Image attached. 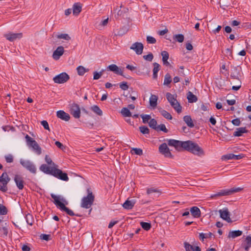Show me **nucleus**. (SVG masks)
<instances>
[{"mask_svg": "<svg viewBox=\"0 0 251 251\" xmlns=\"http://www.w3.org/2000/svg\"><path fill=\"white\" fill-rule=\"evenodd\" d=\"M161 55L162 56V61L163 64L166 66H169L170 65V63L168 61V59L169 56L168 52L165 50L161 52Z\"/></svg>", "mask_w": 251, "mask_h": 251, "instance_id": "26", "label": "nucleus"}, {"mask_svg": "<svg viewBox=\"0 0 251 251\" xmlns=\"http://www.w3.org/2000/svg\"><path fill=\"white\" fill-rule=\"evenodd\" d=\"M245 241L246 245L245 246V249L246 251H248L251 246V236H247L246 238Z\"/></svg>", "mask_w": 251, "mask_h": 251, "instance_id": "43", "label": "nucleus"}, {"mask_svg": "<svg viewBox=\"0 0 251 251\" xmlns=\"http://www.w3.org/2000/svg\"><path fill=\"white\" fill-rule=\"evenodd\" d=\"M147 41L149 44H155L156 40L154 37L148 36L147 37Z\"/></svg>", "mask_w": 251, "mask_h": 251, "instance_id": "53", "label": "nucleus"}, {"mask_svg": "<svg viewBox=\"0 0 251 251\" xmlns=\"http://www.w3.org/2000/svg\"><path fill=\"white\" fill-rule=\"evenodd\" d=\"M95 195L90 189H87V196L81 199L80 206L83 208L88 209L93 205Z\"/></svg>", "mask_w": 251, "mask_h": 251, "instance_id": "4", "label": "nucleus"}, {"mask_svg": "<svg viewBox=\"0 0 251 251\" xmlns=\"http://www.w3.org/2000/svg\"><path fill=\"white\" fill-rule=\"evenodd\" d=\"M166 98L174 109L178 113H180L181 112L182 107L176 99L175 98L174 96L171 93L168 92L166 94Z\"/></svg>", "mask_w": 251, "mask_h": 251, "instance_id": "6", "label": "nucleus"}, {"mask_svg": "<svg viewBox=\"0 0 251 251\" xmlns=\"http://www.w3.org/2000/svg\"><path fill=\"white\" fill-rule=\"evenodd\" d=\"M157 129L156 130V131H162L165 133H167L168 132V130L166 128L165 125L161 124L157 126Z\"/></svg>", "mask_w": 251, "mask_h": 251, "instance_id": "45", "label": "nucleus"}, {"mask_svg": "<svg viewBox=\"0 0 251 251\" xmlns=\"http://www.w3.org/2000/svg\"><path fill=\"white\" fill-rule=\"evenodd\" d=\"M25 218L27 224L32 226L34 221L32 216L30 214H27Z\"/></svg>", "mask_w": 251, "mask_h": 251, "instance_id": "41", "label": "nucleus"}, {"mask_svg": "<svg viewBox=\"0 0 251 251\" xmlns=\"http://www.w3.org/2000/svg\"><path fill=\"white\" fill-rule=\"evenodd\" d=\"M242 233V231L239 230L231 231L229 232L228 237L229 238H235L241 236Z\"/></svg>", "mask_w": 251, "mask_h": 251, "instance_id": "27", "label": "nucleus"}, {"mask_svg": "<svg viewBox=\"0 0 251 251\" xmlns=\"http://www.w3.org/2000/svg\"><path fill=\"white\" fill-rule=\"evenodd\" d=\"M159 152L167 157H172V154L166 143H163L159 147Z\"/></svg>", "mask_w": 251, "mask_h": 251, "instance_id": "12", "label": "nucleus"}, {"mask_svg": "<svg viewBox=\"0 0 251 251\" xmlns=\"http://www.w3.org/2000/svg\"><path fill=\"white\" fill-rule=\"evenodd\" d=\"M244 157V155L243 154H240L238 155H235L233 154V159L234 160H239L241 159Z\"/></svg>", "mask_w": 251, "mask_h": 251, "instance_id": "62", "label": "nucleus"}, {"mask_svg": "<svg viewBox=\"0 0 251 251\" xmlns=\"http://www.w3.org/2000/svg\"><path fill=\"white\" fill-rule=\"evenodd\" d=\"M20 164L25 169L28 170L30 172L33 174H35L36 172V168L34 164L28 160H25L21 159L20 161Z\"/></svg>", "mask_w": 251, "mask_h": 251, "instance_id": "7", "label": "nucleus"}, {"mask_svg": "<svg viewBox=\"0 0 251 251\" xmlns=\"http://www.w3.org/2000/svg\"><path fill=\"white\" fill-rule=\"evenodd\" d=\"M121 113L124 117H130L131 113L127 108L124 107L121 110Z\"/></svg>", "mask_w": 251, "mask_h": 251, "instance_id": "39", "label": "nucleus"}, {"mask_svg": "<svg viewBox=\"0 0 251 251\" xmlns=\"http://www.w3.org/2000/svg\"><path fill=\"white\" fill-rule=\"evenodd\" d=\"M173 39L179 43H182L184 41V37L181 34H176L174 35Z\"/></svg>", "mask_w": 251, "mask_h": 251, "instance_id": "35", "label": "nucleus"}, {"mask_svg": "<svg viewBox=\"0 0 251 251\" xmlns=\"http://www.w3.org/2000/svg\"><path fill=\"white\" fill-rule=\"evenodd\" d=\"M130 49L135 51L137 54L140 55L143 52L144 46L140 42H135L131 45Z\"/></svg>", "mask_w": 251, "mask_h": 251, "instance_id": "14", "label": "nucleus"}, {"mask_svg": "<svg viewBox=\"0 0 251 251\" xmlns=\"http://www.w3.org/2000/svg\"><path fill=\"white\" fill-rule=\"evenodd\" d=\"M135 201L134 200H129L128 199L123 204V206L125 209H131L134 204H135Z\"/></svg>", "mask_w": 251, "mask_h": 251, "instance_id": "23", "label": "nucleus"}, {"mask_svg": "<svg viewBox=\"0 0 251 251\" xmlns=\"http://www.w3.org/2000/svg\"><path fill=\"white\" fill-rule=\"evenodd\" d=\"M190 212L192 215L195 218H199L201 216V211L197 206H193L191 208Z\"/></svg>", "mask_w": 251, "mask_h": 251, "instance_id": "24", "label": "nucleus"}, {"mask_svg": "<svg viewBox=\"0 0 251 251\" xmlns=\"http://www.w3.org/2000/svg\"><path fill=\"white\" fill-rule=\"evenodd\" d=\"M107 70L114 72L116 74L124 76L123 71L120 69L116 65L111 64L107 67Z\"/></svg>", "mask_w": 251, "mask_h": 251, "instance_id": "16", "label": "nucleus"}, {"mask_svg": "<svg viewBox=\"0 0 251 251\" xmlns=\"http://www.w3.org/2000/svg\"><path fill=\"white\" fill-rule=\"evenodd\" d=\"M248 130L246 129V127H241L237 128L233 133V136L235 137L241 136L243 133H247Z\"/></svg>", "mask_w": 251, "mask_h": 251, "instance_id": "22", "label": "nucleus"}, {"mask_svg": "<svg viewBox=\"0 0 251 251\" xmlns=\"http://www.w3.org/2000/svg\"><path fill=\"white\" fill-rule=\"evenodd\" d=\"M240 68L234 67L232 68V72L230 74V77L233 79H239V76L240 75Z\"/></svg>", "mask_w": 251, "mask_h": 251, "instance_id": "20", "label": "nucleus"}, {"mask_svg": "<svg viewBox=\"0 0 251 251\" xmlns=\"http://www.w3.org/2000/svg\"><path fill=\"white\" fill-rule=\"evenodd\" d=\"M187 99L190 103L196 102L198 100L196 96L194 95L192 92H189L187 94Z\"/></svg>", "mask_w": 251, "mask_h": 251, "instance_id": "30", "label": "nucleus"}, {"mask_svg": "<svg viewBox=\"0 0 251 251\" xmlns=\"http://www.w3.org/2000/svg\"><path fill=\"white\" fill-rule=\"evenodd\" d=\"M222 159L226 160L233 159V154L230 153L225 155L222 156Z\"/></svg>", "mask_w": 251, "mask_h": 251, "instance_id": "56", "label": "nucleus"}, {"mask_svg": "<svg viewBox=\"0 0 251 251\" xmlns=\"http://www.w3.org/2000/svg\"><path fill=\"white\" fill-rule=\"evenodd\" d=\"M159 112L166 119H167L168 120H172V115L169 112H168L167 111L161 109L160 110H159Z\"/></svg>", "mask_w": 251, "mask_h": 251, "instance_id": "33", "label": "nucleus"}, {"mask_svg": "<svg viewBox=\"0 0 251 251\" xmlns=\"http://www.w3.org/2000/svg\"><path fill=\"white\" fill-rule=\"evenodd\" d=\"M45 161L47 162V163L48 165H51V166H56L57 165H55L52 161L51 159L49 157V155H46L45 156Z\"/></svg>", "mask_w": 251, "mask_h": 251, "instance_id": "47", "label": "nucleus"}, {"mask_svg": "<svg viewBox=\"0 0 251 251\" xmlns=\"http://www.w3.org/2000/svg\"><path fill=\"white\" fill-rule=\"evenodd\" d=\"M50 235L48 234H42L41 235V238L46 241H49L50 240Z\"/></svg>", "mask_w": 251, "mask_h": 251, "instance_id": "60", "label": "nucleus"}, {"mask_svg": "<svg viewBox=\"0 0 251 251\" xmlns=\"http://www.w3.org/2000/svg\"><path fill=\"white\" fill-rule=\"evenodd\" d=\"M153 79H156L157 77V73L160 70V65L157 63H154L153 64Z\"/></svg>", "mask_w": 251, "mask_h": 251, "instance_id": "29", "label": "nucleus"}, {"mask_svg": "<svg viewBox=\"0 0 251 251\" xmlns=\"http://www.w3.org/2000/svg\"><path fill=\"white\" fill-rule=\"evenodd\" d=\"M241 189H229V190H222L218 193L211 196L212 198L215 197H220L224 196L231 195L235 193L239 192Z\"/></svg>", "mask_w": 251, "mask_h": 251, "instance_id": "10", "label": "nucleus"}, {"mask_svg": "<svg viewBox=\"0 0 251 251\" xmlns=\"http://www.w3.org/2000/svg\"><path fill=\"white\" fill-rule=\"evenodd\" d=\"M118 222V221H112L110 222L108 225V228H112L115 225L117 224Z\"/></svg>", "mask_w": 251, "mask_h": 251, "instance_id": "63", "label": "nucleus"}, {"mask_svg": "<svg viewBox=\"0 0 251 251\" xmlns=\"http://www.w3.org/2000/svg\"><path fill=\"white\" fill-rule=\"evenodd\" d=\"M140 116L141 117V118H142V120H143V122L144 123V124H146V123H149V121L151 120V116L149 115H144V114H142L140 115Z\"/></svg>", "mask_w": 251, "mask_h": 251, "instance_id": "44", "label": "nucleus"}, {"mask_svg": "<svg viewBox=\"0 0 251 251\" xmlns=\"http://www.w3.org/2000/svg\"><path fill=\"white\" fill-rule=\"evenodd\" d=\"M149 126L150 127L155 130L157 129V121L154 119H151L149 122Z\"/></svg>", "mask_w": 251, "mask_h": 251, "instance_id": "38", "label": "nucleus"}, {"mask_svg": "<svg viewBox=\"0 0 251 251\" xmlns=\"http://www.w3.org/2000/svg\"><path fill=\"white\" fill-rule=\"evenodd\" d=\"M55 145L60 149L63 150L65 148L63 145L59 141H56L55 142Z\"/></svg>", "mask_w": 251, "mask_h": 251, "instance_id": "61", "label": "nucleus"}, {"mask_svg": "<svg viewBox=\"0 0 251 251\" xmlns=\"http://www.w3.org/2000/svg\"><path fill=\"white\" fill-rule=\"evenodd\" d=\"M91 109L96 114L99 116H101L102 115V111L100 108V107L96 105H93L91 107Z\"/></svg>", "mask_w": 251, "mask_h": 251, "instance_id": "32", "label": "nucleus"}, {"mask_svg": "<svg viewBox=\"0 0 251 251\" xmlns=\"http://www.w3.org/2000/svg\"><path fill=\"white\" fill-rule=\"evenodd\" d=\"M76 70L79 75H83L86 72H87L89 71L88 69H86L82 66H79L77 67Z\"/></svg>", "mask_w": 251, "mask_h": 251, "instance_id": "31", "label": "nucleus"}, {"mask_svg": "<svg viewBox=\"0 0 251 251\" xmlns=\"http://www.w3.org/2000/svg\"><path fill=\"white\" fill-rule=\"evenodd\" d=\"M172 80L171 75L169 73H167L165 75L163 84L168 85L172 82Z\"/></svg>", "mask_w": 251, "mask_h": 251, "instance_id": "36", "label": "nucleus"}, {"mask_svg": "<svg viewBox=\"0 0 251 251\" xmlns=\"http://www.w3.org/2000/svg\"><path fill=\"white\" fill-rule=\"evenodd\" d=\"M140 131L141 133L144 134H149L150 132V130L148 127L146 126H141L139 127Z\"/></svg>", "mask_w": 251, "mask_h": 251, "instance_id": "46", "label": "nucleus"}, {"mask_svg": "<svg viewBox=\"0 0 251 251\" xmlns=\"http://www.w3.org/2000/svg\"><path fill=\"white\" fill-rule=\"evenodd\" d=\"M103 72V70H102L99 73H98L97 72H94V77L93 79L95 80H97L99 79L101 76L102 75V72Z\"/></svg>", "mask_w": 251, "mask_h": 251, "instance_id": "52", "label": "nucleus"}, {"mask_svg": "<svg viewBox=\"0 0 251 251\" xmlns=\"http://www.w3.org/2000/svg\"><path fill=\"white\" fill-rule=\"evenodd\" d=\"M160 193V192L158 189H147V194L148 195H151L152 198L155 197V194Z\"/></svg>", "mask_w": 251, "mask_h": 251, "instance_id": "37", "label": "nucleus"}, {"mask_svg": "<svg viewBox=\"0 0 251 251\" xmlns=\"http://www.w3.org/2000/svg\"><path fill=\"white\" fill-rule=\"evenodd\" d=\"M56 116L58 118L65 121H68L70 119L69 114L63 110L58 111L56 113Z\"/></svg>", "mask_w": 251, "mask_h": 251, "instance_id": "18", "label": "nucleus"}, {"mask_svg": "<svg viewBox=\"0 0 251 251\" xmlns=\"http://www.w3.org/2000/svg\"><path fill=\"white\" fill-rule=\"evenodd\" d=\"M82 6L80 3H75L73 6V13L75 16H77L81 11Z\"/></svg>", "mask_w": 251, "mask_h": 251, "instance_id": "21", "label": "nucleus"}, {"mask_svg": "<svg viewBox=\"0 0 251 251\" xmlns=\"http://www.w3.org/2000/svg\"><path fill=\"white\" fill-rule=\"evenodd\" d=\"M184 245L186 251H191L194 249L193 246L186 242H184Z\"/></svg>", "mask_w": 251, "mask_h": 251, "instance_id": "50", "label": "nucleus"}, {"mask_svg": "<svg viewBox=\"0 0 251 251\" xmlns=\"http://www.w3.org/2000/svg\"><path fill=\"white\" fill-rule=\"evenodd\" d=\"M128 31V28L126 26H123L122 28H120L119 30L117 31V35L122 36L126 34Z\"/></svg>", "mask_w": 251, "mask_h": 251, "instance_id": "40", "label": "nucleus"}, {"mask_svg": "<svg viewBox=\"0 0 251 251\" xmlns=\"http://www.w3.org/2000/svg\"><path fill=\"white\" fill-rule=\"evenodd\" d=\"M50 196L53 199V203L61 211H65L68 215L71 216H74L75 214L74 212L69 208L66 207L65 204H67L68 202L66 200L60 196H56L53 194H51Z\"/></svg>", "mask_w": 251, "mask_h": 251, "instance_id": "3", "label": "nucleus"}, {"mask_svg": "<svg viewBox=\"0 0 251 251\" xmlns=\"http://www.w3.org/2000/svg\"><path fill=\"white\" fill-rule=\"evenodd\" d=\"M219 212L220 214V217L221 218L228 223L232 222V220L230 218V214L227 208L220 210Z\"/></svg>", "mask_w": 251, "mask_h": 251, "instance_id": "15", "label": "nucleus"}, {"mask_svg": "<svg viewBox=\"0 0 251 251\" xmlns=\"http://www.w3.org/2000/svg\"><path fill=\"white\" fill-rule=\"evenodd\" d=\"M70 112L75 118L78 119L80 116V109L77 104L75 103L70 104Z\"/></svg>", "mask_w": 251, "mask_h": 251, "instance_id": "9", "label": "nucleus"}, {"mask_svg": "<svg viewBox=\"0 0 251 251\" xmlns=\"http://www.w3.org/2000/svg\"><path fill=\"white\" fill-rule=\"evenodd\" d=\"M183 120L187 124V126L192 128L194 126V124L190 116L186 115L183 117Z\"/></svg>", "mask_w": 251, "mask_h": 251, "instance_id": "28", "label": "nucleus"}, {"mask_svg": "<svg viewBox=\"0 0 251 251\" xmlns=\"http://www.w3.org/2000/svg\"><path fill=\"white\" fill-rule=\"evenodd\" d=\"M56 37L58 39H63L67 41L71 40V37L70 36L66 33L57 34H56Z\"/></svg>", "mask_w": 251, "mask_h": 251, "instance_id": "34", "label": "nucleus"}, {"mask_svg": "<svg viewBox=\"0 0 251 251\" xmlns=\"http://www.w3.org/2000/svg\"><path fill=\"white\" fill-rule=\"evenodd\" d=\"M158 97L155 95H151L150 98V104L153 108L155 107L157 104Z\"/></svg>", "mask_w": 251, "mask_h": 251, "instance_id": "25", "label": "nucleus"}, {"mask_svg": "<svg viewBox=\"0 0 251 251\" xmlns=\"http://www.w3.org/2000/svg\"><path fill=\"white\" fill-rule=\"evenodd\" d=\"M14 181L18 188H23L24 187V179L23 177L18 175H16L14 177Z\"/></svg>", "mask_w": 251, "mask_h": 251, "instance_id": "19", "label": "nucleus"}, {"mask_svg": "<svg viewBox=\"0 0 251 251\" xmlns=\"http://www.w3.org/2000/svg\"><path fill=\"white\" fill-rule=\"evenodd\" d=\"M169 146L174 147L178 151L185 150L199 156L203 155L204 151L198 144L192 141H181L175 139L168 140Z\"/></svg>", "mask_w": 251, "mask_h": 251, "instance_id": "1", "label": "nucleus"}, {"mask_svg": "<svg viewBox=\"0 0 251 251\" xmlns=\"http://www.w3.org/2000/svg\"><path fill=\"white\" fill-rule=\"evenodd\" d=\"M132 151H133L134 153L137 155H141L143 154V151L141 149L133 148Z\"/></svg>", "mask_w": 251, "mask_h": 251, "instance_id": "57", "label": "nucleus"}, {"mask_svg": "<svg viewBox=\"0 0 251 251\" xmlns=\"http://www.w3.org/2000/svg\"><path fill=\"white\" fill-rule=\"evenodd\" d=\"M10 180L6 172H3L0 176V188H5L7 187V183Z\"/></svg>", "mask_w": 251, "mask_h": 251, "instance_id": "11", "label": "nucleus"}, {"mask_svg": "<svg viewBox=\"0 0 251 251\" xmlns=\"http://www.w3.org/2000/svg\"><path fill=\"white\" fill-rule=\"evenodd\" d=\"M40 170L46 174L51 175L62 180L67 181L69 180L68 175L58 169L57 166L49 167L44 164L40 166Z\"/></svg>", "mask_w": 251, "mask_h": 251, "instance_id": "2", "label": "nucleus"}, {"mask_svg": "<svg viewBox=\"0 0 251 251\" xmlns=\"http://www.w3.org/2000/svg\"><path fill=\"white\" fill-rule=\"evenodd\" d=\"M142 227L145 230H149L151 228V224L149 223L142 222L140 223Z\"/></svg>", "mask_w": 251, "mask_h": 251, "instance_id": "42", "label": "nucleus"}, {"mask_svg": "<svg viewBox=\"0 0 251 251\" xmlns=\"http://www.w3.org/2000/svg\"><path fill=\"white\" fill-rule=\"evenodd\" d=\"M241 87V82L240 80H238V85L236 86H233L232 87V89L235 91L238 90Z\"/></svg>", "mask_w": 251, "mask_h": 251, "instance_id": "59", "label": "nucleus"}, {"mask_svg": "<svg viewBox=\"0 0 251 251\" xmlns=\"http://www.w3.org/2000/svg\"><path fill=\"white\" fill-rule=\"evenodd\" d=\"M5 159L7 163H12L13 161V157L11 154L5 156Z\"/></svg>", "mask_w": 251, "mask_h": 251, "instance_id": "54", "label": "nucleus"}, {"mask_svg": "<svg viewBox=\"0 0 251 251\" xmlns=\"http://www.w3.org/2000/svg\"><path fill=\"white\" fill-rule=\"evenodd\" d=\"M41 125L43 126L45 129L50 130L49 126L47 121L45 120L42 121Z\"/></svg>", "mask_w": 251, "mask_h": 251, "instance_id": "58", "label": "nucleus"}, {"mask_svg": "<svg viewBox=\"0 0 251 251\" xmlns=\"http://www.w3.org/2000/svg\"><path fill=\"white\" fill-rule=\"evenodd\" d=\"M70 78L69 75L66 73H62L53 77V80L56 83L61 84L66 82Z\"/></svg>", "mask_w": 251, "mask_h": 251, "instance_id": "8", "label": "nucleus"}, {"mask_svg": "<svg viewBox=\"0 0 251 251\" xmlns=\"http://www.w3.org/2000/svg\"><path fill=\"white\" fill-rule=\"evenodd\" d=\"M22 250L23 251H30V248L27 245H24L23 246Z\"/></svg>", "mask_w": 251, "mask_h": 251, "instance_id": "64", "label": "nucleus"}, {"mask_svg": "<svg viewBox=\"0 0 251 251\" xmlns=\"http://www.w3.org/2000/svg\"><path fill=\"white\" fill-rule=\"evenodd\" d=\"M64 52V48L62 46H59L54 51L52 54V57L54 59L58 60L60 57L63 55Z\"/></svg>", "mask_w": 251, "mask_h": 251, "instance_id": "17", "label": "nucleus"}, {"mask_svg": "<svg viewBox=\"0 0 251 251\" xmlns=\"http://www.w3.org/2000/svg\"><path fill=\"white\" fill-rule=\"evenodd\" d=\"M143 58L148 61H151L153 58V54L151 52L149 53L148 55H145L143 56Z\"/></svg>", "mask_w": 251, "mask_h": 251, "instance_id": "48", "label": "nucleus"}, {"mask_svg": "<svg viewBox=\"0 0 251 251\" xmlns=\"http://www.w3.org/2000/svg\"><path fill=\"white\" fill-rule=\"evenodd\" d=\"M7 213V210L5 206L0 203V214L6 215Z\"/></svg>", "mask_w": 251, "mask_h": 251, "instance_id": "49", "label": "nucleus"}, {"mask_svg": "<svg viewBox=\"0 0 251 251\" xmlns=\"http://www.w3.org/2000/svg\"><path fill=\"white\" fill-rule=\"evenodd\" d=\"M4 36L7 40L10 42H13L16 39H20L23 37L22 33H12L9 32L5 34Z\"/></svg>", "mask_w": 251, "mask_h": 251, "instance_id": "13", "label": "nucleus"}, {"mask_svg": "<svg viewBox=\"0 0 251 251\" xmlns=\"http://www.w3.org/2000/svg\"><path fill=\"white\" fill-rule=\"evenodd\" d=\"M232 124L235 126H239L241 124V121L240 119L236 118L232 120Z\"/></svg>", "mask_w": 251, "mask_h": 251, "instance_id": "55", "label": "nucleus"}, {"mask_svg": "<svg viewBox=\"0 0 251 251\" xmlns=\"http://www.w3.org/2000/svg\"><path fill=\"white\" fill-rule=\"evenodd\" d=\"M120 88L123 90H126L128 88L127 82L123 81L119 84Z\"/></svg>", "mask_w": 251, "mask_h": 251, "instance_id": "51", "label": "nucleus"}, {"mask_svg": "<svg viewBox=\"0 0 251 251\" xmlns=\"http://www.w3.org/2000/svg\"><path fill=\"white\" fill-rule=\"evenodd\" d=\"M25 138L27 145L32 147L37 154L40 155L42 153V149L37 142L27 134L26 135Z\"/></svg>", "mask_w": 251, "mask_h": 251, "instance_id": "5", "label": "nucleus"}]
</instances>
